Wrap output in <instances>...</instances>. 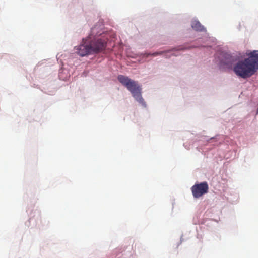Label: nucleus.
<instances>
[{
	"instance_id": "1",
	"label": "nucleus",
	"mask_w": 258,
	"mask_h": 258,
	"mask_svg": "<svg viewBox=\"0 0 258 258\" xmlns=\"http://www.w3.org/2000/svg\"><path fill=\"white\" fill-rule=\"evenodd\" d=\"M248 58L237 62L233 68L239 77L246 79L252 76L258 70V50L247 53Z\"/></svg>"
},
{
	"instance_id": "2",
	"label": "nucleus",
	"mask_w": 258,
	"mask_h": 258,
	"mask_svg": "<svg viewBox=\"0 0 258 258\" xmlns=\"http://www.w3.org/2000/svg\"><path fill=\"white\" fill-rule=\"evenodd\" d=\"M90 35L86 39H83V44L75 48L76 53L83 57L92 54L101 52L106 47V42L101 39L94 38Z\"/></svg>"
},
{
	"instance_id": "3",
	"label": "nucleus",
	"mask_w": 258,
	"mask_h": 258,
	"mask_svg": "<svg viewBox=\"0 0 258 258\" xmlns=\"http://www.w3.org/2000/svg\"><path fill=\"white\" fill-rule=\"evenodd\" d=\"M119 82L125 86L132 93L133 96L140 103L145 105L144 99L141 96V88L137 82L127 76L119 75L117 77Z\"/></svg>"
},
{
	"instance_id": "4",
	"label": "nucleus",
	"mask_w": 258,
	"mask_h": 258,
	"mask_svg": "<svg viewBox=\"0 0 258 258\" xmlns=\"http://www.w3.org/2000/svg\"><path fill=\"white\" fill-rule=\"evenodd\" d=\"M192 194L195 198H199L208 193L209 186L207 182L195 184L191 188Z\"/></svg>"
},
{
	"instance_id": "5",
	"label": "nucleus",
	"mask_w": 258,
	"mask_h": 258,
	"mask_svg": "<svg viewBox=\"0 0 258 258\" xmlns=\"http://www.w3.org/2000/svg\"><path fill=\"white\" fill-rule=\"evenodd\" d=\"M235 61L234 58L230 54L222 53L220 56V63L222 65L230 68L232 66Z\"/></svg>"
},
{
	"instance_id": "6",
	"label": "nucleus",
	"mask_w": 258,
	"mask_h": 258,
	"mask_svg": "<svg viewBox=\"0 0 258 258\" xmlns=\"http://www.w3.org/2000/svg\"><path fill=\"white\" fill-rule=\"evenodd\" d=\"M192 28L196 31H202L204 30V27L198 21H194L191 23Z\"/></svg>"
},
{
	"instance_id": "7",
	"label": "nucleus",
	"mask_w": 258,
	"mask_h": 258,
	"mask_svg": "<svg viewBox=\"0 0 258 258\" xmlns=\"http://www.w3.org/2000/svg\"><path fill=\"white\" fill-rule=\"evenodd\" d=\"M157 54H158V53H154V54H153V55L155 56V55H156Z\"/></svg>"
}]
</instances>
